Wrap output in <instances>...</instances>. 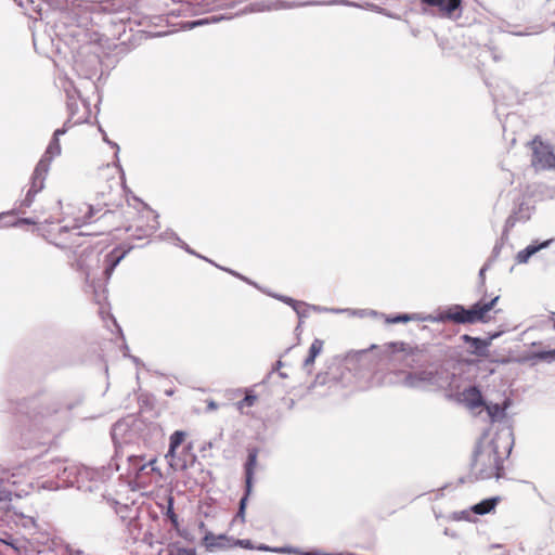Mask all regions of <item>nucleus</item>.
I'll return each instance as SVG.
<instances>
[{
  "instance_id": "cd10ccee",
  "label": "nucleus",
  "mask_w": 555,
  "mask_h": 555,
  "mask_svg": "<svg viewBox=\"0 0 555 555\" xmlns=\"http://www.w3.org/2000/svg\"><path fill=\"white\" fill-rule=\"evenodd\" d=\"M551 243H552V240H546L540 244L532 243V244L528 245L526 248L518 251V254L516 255V261L518 263L528 262V260L530 259L531 256H533L539 250L548 247Z\"/></svg>"
},
{
  "instance_id": "f704fd0d",
  "label": "nucleus",
  "mask_w": 555,
  "mask_h": 555,
  "mask_svg": "<svg viewBox=\"0 0 555 555\" xmlns=\"http://www.w3.org/2000/svg\"><path fill=\"white\" fill-rule=\"evenodd\" d=\"M300 307L295 306L294 311L296 312L298 319L302 321L304 319H307L310 313V304H307L305 301H299Z\"/></svg>"
},
{
  "instance_id": "a18cd8bd",
  "label": "nucleus",
  "mask_w": 555,
  "mask_h": 555,
  "mask_svg": "<svg viewBox=\"0 0 555 555\" xmlns=\"http://www.w3.org/2000/svg\"><path fill=\"white\" fill-rule=\"evenodd\" d=\"M472 513H473L472 508L461 511V512H454L452 515V519H454V520H470Z\"/></svg>"
},
{
  "instance_id": "dca6fc26",
  "label": "nucleus",
  "mask_w": 555,
  "mask_h": 555,
  "mask_svg": "<svg viewBox=\"0 0 555 555\" xmlns=\"http://www.w3.org/2000/svg\"><path fill=\"white\" fill-rule=\"evenodd\" d=\"M457 401L472 411L485 404L482 393L477 386L464 388L457 393Z\"/></svg>"
},
{
  "instance_id": "c03bdc74",
  "label": "nucleus",
  "mask_w": 555,
  "mask_h": 555,
  "mask_svg": "<svg viewBox=\"0 0 555 555\" xmlns=\"http://www.w3.org/2000/svg\"><path fill=\"white\" fill-rule=\"evenodd\" d=\"M178 246H180L182 249H184L188 254L190 255H194L201 259H204L205 261H208L209 263H214V261H211L210 259L197 254L195 250H193L186 243H184L182 240L181 242L178 244Z\"/></svg>"
},
{
  "instance_id": "39448f33",
  "label": "nucleus",
  "mask_w": 555,
  "mask_h": 555,
  "mask_svg": "<svg viewBox=\"0 0 555 555\" xmlns=\"http://www.w3.org/2000/svg\"><path fill=\"white\" fill-rule=\"evenodd\" d=\"M499 299V295L494 296L489 301L480 299L469 308H465L463 305L459 304L451 305L434 317L433 321L440 323L453 322L455 324L486 323L489 320L487 313L493 309Z\"/></svg>"
},
{
  "instance_id": "603ef678",
  "label": "nucleus",
  "mask_w": 555,
  "mask_h": 555,
  "mask_svg": "<svg viewBox=\"0 0 555 555\" xmlns=\"http://www.w3.org/2000/svg\"><path fill=\"white\" fill-rule=\"evenodd\" d=\"M310 310L319 313H327V311H330L328 308L318 305H310Z\"/></svg>"
},
{
  "instance_id": "412c9836",
  "label": "nucleus",
  "mask_w": 555,
  "mask_h": 555,
  "mask_svg": "<svg viewBox=\"0 0 555 555\" xmlns=\"http://www.w3.org/2000/svg\"><path fill=\"white\" fill-rule=\"evenodd\" d=\"M203 544L207 551L214 552L219 548H225L231 546L230 538L225 534L215 535L210 531H206L203 537Z\"/></svg>"
},
{
  "instance_id": "4468645a",
  "label": "nucleus",
  "mask_w": 555,
  "mask_h": 555,
  "mask_svg": "<svg viewBox=\"0 0 555 555\" xmlns=\"http://www.w3.org/2000/svg\"><path fill=\"white\" fill-rule=\"evenodd\" d=\"M184 438H185V433L182 430H176L170 436L169 449H168V452L166 453V459H167L169 465L176 470H178V469L182 470V469L186 468V462L176 455V451L182 444Z\"/></svg>"
},
{
  "instance_id": "f03ea898",
  "label": "nucleus",
  "mask_w": 555,
  "mask_h": 555,
  "mask_svg": "<svg viewBox=\"0 0 555 555\" xmlns=\"http://www.w3.org/2000/svg\"><path fill=\"white\" fill-rule=\"evenodd\" d=\"M73 408L74 404H64L57 398L49 396L31 400L28 413V434L38 443L46 437L59 436L67 428Z\"/></svg>"
},
{
  "instance_id": "f3484780",
  "label": "nucleus",
  "mask_w": 555,
  "mask_h": 555,
  "mask_svg": "<svg viewBox=\"0 0 555 555\" xmlns=\"http://www.w3.org/2000/svg\"><path fill=\"white\" fill-rule=\"evenodd\" d=\"M146 212L149 215L147 218L149 217L152 218L151 222L143 225L138 221V223L135 225L130 224L125 228L126 232H131V236H133L138 240H142L144 237L151 236L159 227V223L157 220L158 216L154 215V212L151 210H147Z\"/></svg>"
},
{
  "instance_id": "58836bf2",
  "label": "nucleus",
  "mask_w": 555,
  "mask_h": 555,
  "mask_svg": "<svg viewBox=\"0 0 555 555\" xmlns=\"http://www.w3.org/2000/svg\"><path fill=\"white\" fill-rule=\"evenodd\" d=\"M519 220V218L517 217V214L514 212L512 214L511 216H508V218L505 220V224H504V230H503V233H502V237L503 236H507L508 232L511 229H513L516 224V222Z\"/></svg>"
},
{
  "instance_id": "e433bc0d",
  "label": "nucleus",
  "mask_w": 555,
  "mask_h": 555,
  "mask_svg": "<svg viewBox=\"0 0 555 555\" xmlns=\"http://www.w3.org/2000/svg\"><path fill=\"white\" fill-rule=\"evenodd\" d=\"M248 495L249 494H247V490L245 489V494L240 500L238 511L235 515V518L241 519L242 522L245 521V509H246Z\"/></svg>"
},
{
  "instance_id": "9d476101",
  "label": "nucleus",
  "mask_w": 555,
  "mask_h": 555,
  "mask_svg": "<svg viewBox=\"0 0 555 555\" xmlns=\"http://www.w3.org/2000/svg\"><path fill=\"white\" fill-rule=\"evenodd\" d=\"M532 158L531 165L539 170H555V147L539 138H534L531 143Z\"/></svg>"
},
{
  "instance_id": "0eeeda50",
  "label": "nucleus",
  "mask_w": 555,
  "mask_h": 555,
  "mask_svg": "<svg viewBox=\"0 0 555 555\" xmlns=\"http://www.w3.org/2000/svg\"><path fill=\"white\" fill-rule=\"evenodd\" d=\"M69 48L72 51L77 50L73 65L76 74L87 80L95 77L101 67V60L96 53L90 52L89 37L87 36L86 41L75 42L74 48Z\"/></svg>"
},
{
  "instance_id": "69168bd1",
  "label": "nucleus",
  "mask_w": 555,
  "mask_h": 555,
  "mask_svg": "<svg viewBox=\"0 0 555 555\" xmlns=\"http://www.w3.org/2000/svg\"><path fill=\"white\" fill-rule=\"evenodd\" d=\"M244 282L260 289V287L257 285V283L250 281L248 278H245Z\"/></svg>"
},
{
  "instance_id": "c756f323",
  "label": "nucleus",
  "mask_w": 555,
  "mask_h": 555,
  "mask_svg": "<svg viewBox=\"0 0 555 555\" xmlns=\"http://www.w3.org/2000/svg\"><path fill=\"white\" fill-rule=\"evenodd\" d=\"M500 501V496L485 499L481 502L472 506V512L476 515H486L493 511Z\"/></svg>"
},
{
  "instance_id": "3c124183",
  "label": "nucleus",
  "mask_w": 555,
  "mask_h": 555,
  "mask_svg": "<svg viewBox=\"0 0 555 555\" xmlns=\"http://www.w3.org/2000/svg\"><path fill=\"white\" fill-rule=\"evenodd\" d=\"M100 209H95L94 206H89L88 207V212L86 214L85 218H83V223H89L91 222V218L93 217V215L95 212H99Z\"/></svg>"
},
{
  "instance_id": "1a4fd4ad",
  "label": "nucleus",
  "mask_w": 555,
  "mask_h": 555,
  "mask_svg": "<svg viewBox=\"0 0 555 555\" xmlns=\"http://www.w3.org/2000/svg\"><path fill=\"white\" fill-rule=\"evenodd\" d=\"M423 11L440 18L457 20L463 12V0H420Z\"/></svg>"
},
{
  "instance_id": "4d7b16f0",
  "label": "nucleus",
  "mask_w": 555,
  "mask_h": 555,
  "mask_svg": "<svg viewBox=\"0 0 555 555\" xmlns=\"http://www.w3.org/2000/svg\"><path fill=\"white\" fill-rule=\"evenodd\" d=\"M207 23V20H197L189 23L190 28H194L196 26H201Z\"/></svg>"
},
{
  "instance_id": "20e7f679",
  "label": "nucleus",
  "mask_w": 555,
  "mask_h": 555,
  "mask_svg": "<svg viewBox=\"0 0 555 555\" xmlns=\"http://www.w3.org/2000/svg\"><path fill=\"white\" fill-rule=\"evenodd\" d=\"M101 478L102 474L100 472L65 460L62 472L56 473L57 480H46L41 483V488L51 491L76 487L78 490L92 492L99 489L102 482Z\"/></svg>"
},
{
  "instance_id": "423d86ee",
  "label": "nucleus",
  "mask_w": 555,
  "mask_h": 555,
  "mask_svg": "<svg viewBox=\"0 0 555 555\" xmlns=\"http://www.w3.org/2000/svg\"><path fill=\"white\" fill-rule=\"evenodd\" d=\"M447 383L446 372L440 365L430 363L424 369L405 374L403 385L414 389L441 388Z\"/></svg>"
},
{
  "instance_id": "f257e3e1",
  "label": "nucleus",
  "mask_w": 555,
  "mask_h": 555,
  "mask_svg": "<svg viewBox=\"0 0 555 555\" xmlns=\"http://www.w3.org/2000/svg\"><path fill=\"white\" fill-rule=\"evenodd\" d=\"M25 14L33 13L42 22L47 20L42 34L33 33L34 47L46 46L48 42L60 50V42L73 47L75 42L86 41L88 26L101 21L100 16H109V23H131L128 12L120 11L118 2L74 3L68 0H14Z\"/></svg>"
},
{
  "instance_id": "bb28decb",
  "label": "nucleus",
  "mask_w": 555,
  "mask_h": 555,
  "mask_svg": "<svg viewBox=\"0 0 555 555\" xmlns=\"http://www.w3.org/2000/svg\"><path fill=\"white\" fill-rule=\"evenodd\" d=\"M498 29L502 33H508L515 36H531L537 35L543 31L542 26H531L526 27L524 29H514V26H512L507 22H502L498 25Z\"/></svg>"
},
{
  "instance_id": "c85d7f7f",
  "label": "nucleus",
  "mask_w": 555,
  "mask_h": 555,
  "mask_svg": "<svg viewBox=\"0 0 555 555\" xmlns=\"http://www.w3.org/2000/svg\"><path fill=\"white\" fill-rule=\"evenodd\" d=\"M323 345H324L323 340L319 339V338L313 339V341L311 343L310 348H309V354L302 363V367L305 370H307L308 372H310L309 369H310V366L313 365L315 358L321 353V351L323 349Z\"/></svg>"
},
{
  "instance_id": "72a5a7b5",
  "label": "nucleus",
  "mask_w": 555,
  "mask_h": 555,
  "mask_svg": "<svg viewBox=\"0 0 555 555\" xmlns=\"http://www.w3.org/2000/svg\"><path fill=\"white\" fill-rule=\"evenodd\" d=\"M257 550L264 551V552H274V553H281V554H291V553H297L296 550H293L289 546H283V547H270L266 544H260L257 546Z\"/></svg>"
},
{
  "instance_id": "a19ab883",
  "label": "nucleus",
  "mask_w": 555,
  "mask_h": 555,
  "mask_svg": "<svg viewBox=\"0 0 555 555\" xmlns=\"http://www.w3.org/2000/svg\"><path fill=\"white\" fill-rule=\"evenodd\" d=\"M167 555H196V550L193 547H175L169 550Z\"/></svg>"
},
{
  "instance_id": "052dcab7",
  "label": "nucleus",
  "mask_w": 555,
  "mask_h": 555,
  "mask_svg": "<svg viewBox=\"0 0 555 555\" xmlns=\"http://www.w3.org/2000/svg\"><path fill=\"white\" fill-rule=\"evenodd\" d=\"M105 141L114 149H116V152H115V157L118 158V152H119V145L115 142H112L107 139H105Z\"/></svg>"
},
{
  "instance_id": "f8f14e48",
  "label": "nucleus",
  "mask_w": 555,
  "mask_h": 555,
  "mask_svg": "<svg viewBox=\"0 0 555 555\" xmlns=\"http://www.w3.org/2000/svg\"><path fill=\"white\" fill-rule=\"evenodd\" d=\"M73 125V121L66 120L62 128L56 129L54 131L53 137L46 149L44 154L41 156L40 160L37 164L43 165L44 167L50 169V165L53 158L61 155L62 152L60 137L65 134Z\"/></svg>"
},
{
  "instance_id": "c9c22d12",
  "label": "nucleus",
  "mask_w": 555,
  "mask_h": 555,
  "mask_svg": "<svg viewBox=\"0 0 555 555\" xmlns=\"http://www.w3.org/2000/svg\"><path fill=\"white\" fill-rule=\"evenodd\" d=\"M65 464V459H54L49 462L48 472L56 477V473L62 472V466Z\"/></svg>"
},
{
  "instance_id": "680f3d73",
  "label": "nucleus",
  "mask_w": 555,
  "mask_h": 555,
  "mask_svg": "<svg viewBox=\"0 0 555 555\" xmlns=\"http://www.w3.org/2000/svg\"><path fill=\"white\" fill-rule=\"evenodd\" d=\"M105 141L114 149H116V152H115V157L118 158V152H119V145L115 142H112L107 139H105Z\"/></svg>"
},
{
  "instance_id": "bf43d9fd",
  "label": "nucleus",
  "mask_w": 555,
  "mask_h": 555,
  "mask_svg": "<svg viewBox=\"0 0 555 555\" xmlns=\"http://www.w3.org/2000/svg\"><path fill=\"white\" fill-rule=\"evenodd\" d=\"M218 409V403L214 400L208 401L207 403V411H215Z\"/></svg>"
},
{
  "instance_id": "13d9d810",
  "label": "nucleus",
  "mask_w": 555,
  "mask_h": 555,
  "mask_svg": "<svg viewBox=\"0 0 555 555\" xmlns=\"http://www.w3.org/2000/svg\"><path fill=\"white\" fill-rule=\"evenodd\" d=\"M330 311L327 313H349L350 309H340V308H328Z\"/></svg>"
},
{
  "instance_id": "4c0bfd02",
  "label": "nucleus",
  "mask_w": 555,
  "mask_h": 555,
  "mask_svg": "<svg viewBox=\"0 0 555 555\" xmlns=\"http://www.w3.org/2000/svg\"><path fill=\"white\" fill-rule=\"evenodd\" d=\"M267 294L269 296H271V297H273V298H275V299H278V300H280V301H282V302H284V304H286L288 306H291L293 309H294L295 306L300 307V305H299L300 300H296V299H294L292 297H288V296H285V295H281V294H273V293H269V292Z\"/></svg>"
},
{
  "instance_id": "aec40b11",
  "label": "nucleus",
  "mask_w": 555,
  "mask_h": 555,
  "mask_svg": "<svg viewBox=\"0 0 555 555\" xmlns=\"http://www.w3.org/2000/svg\"><path fill=\"white\" fill-rule=\"evenodd\" d=\"M511 399L506 398L503 403L486 402L485 406L492 423L502 422L506 417V410L511 406Z\"/></svg>"
},
{
  "instance_id": "5fc2aeb1",
  "label": "nucleus",
  "mask_w": 555,
  "mask_h": 555,
  "mask_svg": "<svg viewBox=\"0 0 555 555\" xmlns=\"http://www.w3.org/2000/svg\"><path fill=\"white\" fill-rule=\"evenodd\" d=\"M115 214H116L115 211H112V210L107 209V210H105V211L101 215L100 219H102V220H108V219H111L112 217H114V216H115Z\"/></svg>"
},
{
  "instance_id": "0e129e2a",
  "label": "nucleus",
  "mask_w": 555,
  "mask_h": 555,
  "mask_svg": "<svg viewBox=\"0 0 555 555\" xmlns=\"http://www.w3.org/2000/svg\"><path fill=\"white\" fill-rule=\"evenodd\" d=\"M412 357H413V358H412V361H413V362H414V361H417V362H418V361L421 360V358H423V353H422V352L413 353V354H412Z\"/></svg>"
},
{
  "instance_id": "2f4dec72",
  "label": "nucleus",
  "mask_w": 555,
  "mask_h": 555,
  "mask_svg": "<svg viewBox=\"0 0 555 555\" xmlns=\"http://www.w3.org/2000/svg\"><path fill=\"white\" fill-rule=\"evenodd\" d=\"M530 359L544 361L547 363L555 362V349L533 351L530 356Z\"/></svg>"
},
{
  "instance_id": "2eb2a0df",
  "label": "nucleus",
  "mask_w": 555,
  "mask_h": 555,
  "mask_svg": "<svg viewBox=\"0 0 555 555\" xmlns=\"http://www.w3.org/2000/svg\"><path fill=\"white\" fill-rule=\"evenodd\" d=\"M131 247L126 249L122 247H115L104 256L102 274L105 276L106 281L111 279L115 268L126 257Z\"/></svg>"
},
{
  "instance_id": "4be33fe9",
  "label": "nucleus",
  "mask_w": 555,
  "mask_h": 555,
  "mask_svg": "<svg viewBox=\"0 0 555 555\" xmlns=\"http://www.w3.org/2000/svg\"><path fill=\"white\" fill-rule=\"evenodd\" d=\"M461 339L469 345V352L475 356H485L488 351V348L490 346V340L480 338V337H473L468 334H464L461 336Z\"/></svg>"
},
{
  "instance_id": "a211bd4d",
  "label": "nucleus",
  "mask_w": 555,
  "mask_h": 555,
  "mask_svg": "<svg viewBox=\"0 0 555 555\" xmlns=\"http://www.w3.org/2000/svg\"><path fill=\"white\" fill-rule=\"evenodd\" d=\"M87 260H95L99 262V254L91 248H85L76 260V269L85 273L87 282H91L93 284L95 274L93 273L92 267L87 263Z\"/></svg>"
},
{
  "instance_id": "b1692460",
  "label": "nucleus",
  "mask_w": 555,
  "mask_h": 555,
  "mask_svg": "<svg viewBox=\"0 0 555 555\" xmlns=\"http://www.w3.org/2000/svg\"><path fill=\"white\" fill-rule=\"evenodd\" d=\"M36 195V193H33L31 191L28 190L24 198L15 203L13 209L0 214V219H4L9 216H14L18 214H25L26 209L31 207V205L34 204Z\"/></svg>"
},
{
  "instance_id": "09e8293b",
  "label": "nucleus",
  "mask_w": 555,
  "mask_h": 555,
  "mask_svg": "<svg viewBox=\"0 0 555 555\" xmlns=\"http://www.w3.org/2000/svg\"><path fill=\"white\" fill-rule=\"evenodd\" d=\"M501 249H502V244L496 243L492 249L491 256L488 258L487 261H491V264H493L494 261L496 260V258L499 257Z\"/></svg>"
},
{
  "instance_id": "de8ad7c7",
  "label": "nucleus",
  "mask_w": 555,
  "mask_h": 555,
  "mask_svg": "<svg viewBox=\"0 0 555 555\" xmlns=\"http://www.w3.org/2000/svg\"><path fill=\"white\" fill-rule=\"evenodd\" d=\"M160 236L163 240L172 241L176 245H178L181 242V238L173 231H167V232L163 233Z\"/></svg>"
},
{
  "instance_id": "9b49d317",
  "label": "nucleus",
  "mask_w": 555,
  "mask_h": 555,
  "mask_svg": "<svg viewBox=\"0 0 555 555\" xmlns=\"http://www.w3.org/2000/svg\"><path fill=\"white\" fill-rule=\"evenodd\" d=\"M155 463V457L146 460L142 455H128V475L132 476L140 483L146 482V478L154 473L160 476Z\"/></svg>"
},
{
  "instance_id": "7c9ffc66",
  "label": "nucleus",
  "mask_w": 555,
  "mask_h": 555,
  "mask_svg": "<svg viewBox=\"0 0 555 555\" xmlns=\"http://www.w3.org/2000/svg\"><path fill=\"white\" fill-rule=\"evenodd\" d=\"M555 85V68L552 69L547 75L544 81L539 83L535 88V92L539 95H543L545 93H551L553 91V86Z\"/></svg>"
},
{
  "instance_id": "6ab92c4d",
  "label": "nucleus",
  "mask_w": 555,
  "mask_h": 555,
  "mask_svg": "<svg viewBox=\"0 0 555 555\" xmlns=\"http://www.w3.org/2000/svg\"><path fill=\"white\" fill-rule=\"evenodd\" d=\"M175 499L173 496L169 495L167 498V506L164 511V516L166 519H168L172 526V528L176 530V532L183 539L188 541H193V538L188 533L186 530L181 529L178 515L175 513L173 509Z\"/></svg>"
},
{
  "instance_id": "6e6d98bb",
  "label": "nucleus",
  "mask_w": 555,
  "mask_h": 555,
  "mask_svg": "<svg viewBox=\"0 0 555 555\" xmlns=\"http://www.w3.org/2000/svg\"><path fill=\"white\" fill-rule=\"evenodd\" d=\"M212 264L216 266L217 268L221 269V270H224V271L229 272L230 274H232L233 276H235L237 279L241 276V273H238V272H236V271H234L232 269H227V268L220 267V266L216 264L215 262Z\"/></svg>"
},
{
  "instance_id": "49530a36",
  "label": "nucleus",
  "mask_w": 555,
  "mask_h": 555,
  "mask_svg": "<svg viewBox=\"0 0 555 555\" xmlns=\"http://www.w3.org/2000/svg\"><path fill=\"white\" fill-rule=\"evenodd\" d=\"M349 314L358 315L360 318H363V317H366V315L376 317L378 313L375 310H369V309H360V310H351L350 309Z\"/></svg>"
},
{
  "instance_id": "7ed1b4c3",
  "label": "nucleus",
  "mask_w": 555,
  "mask_h": 555,
  "mask_svg": "<svg viewBox=\"0 0 555 555\" xmlns=\"http://www.w3.org/2000/svg\"><path fill=\"white\" fill-rule=\"evenodd\" d=\"M511 436L512 434L508 433L504 440L503 452H500L502 439L500 435L493 438L487 447H477L470 464V474L467 477H461L459 482L485 480L492 477L502 478L504 476V457L508 456L512 450Z\"/></svg>"
},
{
  "instance_id": "ddd939ff",
  "label": "nucleus",
  "mask_w": 555,
  "mask_h": 555,
  "mask_svg": "<svg viewBox=\"0 0 555 555\" xmlns=\"http://www.w3.org/2000/svg\"><path fill=\"white\" fill-rule=\"evenodd\" d=\"M138 427V421L129 417V418H122L117 421L111 431L112 439L114 443L122 444V443H129L132 441L133 434H132V427Z\"/></svg>"
},
{
  "instance_id": "338daca9",
  "label": "nucleus",
  "mask_w": 555,
  "mask_h": 555,
  "mask_svg": "<svg viewBox=\"0 0 555 555\" xmlns=\"http://www.w3.org/2000/svg\"><path fill=\"white\" fill-rule=\"evenodd\" d=\"M500 336V333H492V335L487 340H493Z\"/></svg>"
},
{
  "instance_id": "774afa93",
  "label": "nucleus",
  "mask_w": 555,
  "mask_h": 555,
  "mask_svg": "<svg viewBox=\"0 0 555 555\" xmlns=\"http://www.w3.org/2000/svg\"><path fill=\"white\" fill-rule=\"evenodd\" d=\"M301 555H319V554L314 553V552H305V553H301Z\"/></svg>"
},
{
  "instance_id": "e2e57ef3",
  "label": "nucleus",
  "mask_w": 555,
  "mask_h": 555,
  "mask_svg": "<svg viewBox=\"0 0 555 555\" xmlns=\"http://www.w3.org/2000/svg\"><path fill=\"white\" fill-rule=\"evenodd\" d=\"M367 356V352L365 350H360V351H357L354 352L353 357L357 358L358 360L364 358Z\"/></svg>"
},
{
  "instance_id": "6e6552de",
  "label": "nucleus",
  "mask_w": 555,
  "mask_h": 555,
  "mask_svg": "<svg viewBox=\"0 0 555 555\" xmlns=\"http://www.w3.org/2000/svg\"><path fill=\"white\" fill-rule=\"evenodd\" d=\"M61 88L66 95L67 120L73 121V124L86 122L89 116L90 103L81 96L80 90L73 80L68 78L61 79Z\"/></svg>"
},
{
  "instance_id": "473e14b6",
  "label": "nucleus",
  "mask_w": 555,
  "mask_h": 555,
  "mask_svg": "<svg viewBox=\"0 0 555 555\" xmlns=\"http://www.w3.org/2000/svg\"><path fill=\"white\" fill-rule=\"evenodd\" d=\"M492 267L491 261H486L478 273V292L486 294V272Z\"/></svg>"
},
{
  "instance_id": "864d4df0",
  "label": "nucleus",
  "mask_w": 555,
  "mask_h": 555,
  "mask_svg": "<svg viewBox=\"0 0 555 555\" xmlns=\"http://www.w3.org/2000/svg\"><path fill=\"white\" fill-rule=\"evenodd\" d=\"M284 363L281 360H278L272 371L268 374L267 378H269L275 371L280 372L281 367H283Z\"/></svg>"
},
{
  "instance_id": "37998d69",
  "label": "nucleus",
  "mask_w": 555,
  "mask_h": 555,
  "mask_svg": "<svg viewBox=\"0 0 555 555\" xmlns=\"http://www.w3.org/2000/svg\"><path fill=\"white\" fill-rule=\"evenodd\" d=\"M24 224H33V225L37 224V220L34 219V218H18L14 222L8 223L7 225L18 228V227H22Z\"/></svg>"
},
{
  "instance_id": "393cba45",
  "label": "nucleus",
  "mask_w": 555,
  "mask_h": 555,
  "mask_svg": "<svg viewBox=\"0 0 555 555\" xmlns=\"http://www.w3.org/2000/svg\"><path fill=\"white\" fill-rule=\"evenodd\" d=\"M501 89H502V94L498 93V91H494V93H493L495 101H502V103L507 106L519 103V101H520L519 94H518V91L514 87L504 82L502 85Z\"/></svg>"
},
{
  "instance_id": "ea45409f",
  "label": "nucleus",
  "mask_w": 555,
  "mask_h": 555,
  "mask_svg": "<svg viewBox=\"0 0 555 555\" xmlns=\"http://www.w3.org/2000/svg\"><path fill=\"white\" fill-rule=\"evenodd\" d=\"M257 400L254 393H247L242 400L237 402V409L242 410L244 406H253Z\"/></svg>"
},
{
  "instance_id": "79ce46f5",
  "label": "nucleus",
  "mask_w": 555,
  "mask_h": 555,
  "mask_svg": "<svg viewBox=\"0 0 555 555\" xmlns=\"http://www.w3.org/2000/svg\"><path fill=\"white\" fill-rule=\"evenodd\" d=\"M413 318L408 313H399L392 318H387V323H405L411 321Z\"/></svg>"
},
{
  "instance_id": "5701e85b",
  "label": "nucleus",
  "mask_w": 555,
  "mask_h": 555,
  "mask_svg": "<svg viewBox=\"0 0 555 555\" xmlns=\"http://www.w3.org/2000/svg\"><path fill=\"white\" fill-rule=\"evenodd\" d=\"M48 172L49 168L37 164L33 171L28 190L36 194L40 193L44 189V181Z\"/></svg>"
},
{
  "instance_id": "a878e982",
  "label": "nucleus",
  "mask_w": 555,
  "mask_h": 555,
  "mask_svg": "<svg viewBox=\"0 0 555 555\" xmlns=\"http://www.w3.org/2000/svg\"><path fill=\"white\" fill-rule=\"evenodd\" d=\"M257 450L253 449L248 451L247 461L245 463V488L247 494H250L253 487L254 468L257 463Z\"/></svg>"
},
{
  "instance_id": "8fccbe9b",
  "label": "nucleus",
  "mask_w": 555,
  "mask_h": 555,
  "mask_svg": "<svg viewBox=\"0 0 555 555\" xmlns=\"http://www.w3.org/2000/svg\"><path fill=\"white\" fill-rule=\"evenodd\" d=\"M233 545H237V546H241V547L247 548V550L254 548L251 541L247 540V539H242V540L237 539L234 541Z\"/></svg>"
}]
</instances>
